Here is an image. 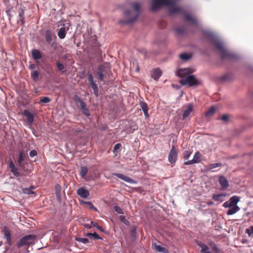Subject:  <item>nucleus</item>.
<instances>
[{
    "label": "nucleus",
    "instance_id": "nucleus-30",
    "mask_svg": "<svg viewBox=\"0 0 253 253\" xmlns=\"http://www.w3.org/2000/svg\"><path fill=\"white\" fill-rule=\"evenodd\" d=\"M88 169L87 167L83 166L81 168L80 175L82 178H84L88 172Z\"/></svg>",
    "mask_w": 253,
    "mask_h": 253
},
{
    "label": "nucleus",
    "instance_id": "nucleus-20",
    "mask_svg": "<svg viewBox=\"0 0 253 253\" xmlns=\"http://www.w3.org/2000/svg\"><path fill=\"white\" fill-rule=\"evenodd\" d=\"M162 75V72L159 69H154L151 73V77L155 81L158 80Z\"/></svg>",
    "mask_w": 253,
    "mask_h": 253
},
{
    "label": "nucleus",
    "instance_id": "nucleus-34",
    "mask_svg": "<svg viewBox=\"0 0 253 253\" xmlns=\"http://www.w3.org/2000/svg\"><path fill=\"white\" fill-rule=\"evenodd\" d=\"M181 59L184 61H187L192 57V54L187 53H182L179 55Z\"/></svg>",
    "mask_w": 253,
    "mask_h": 253
},
{
    "label": "nucleus",
    "instance_id": "nucleus-24",
    "mask_svg": "<svg viewBox=\"0 0 253 253\" xmlns=\"http://www.w3.org/2000/svg\"><path fill=\"white\" fill-rule=\"evenodd\" d=\"M240 210V208L238 206L230 207L227 211V214L228 215H231L234 214L235 213L237 212Z\"/></svg>",
    "mask_w": 253,
    "mask_h": 253
},
{
    "label": "nucleus",
    "instance_id": "nucleus-44",
    "mask_svg": "<svg viewBox=\"0 0 253 253\" xmlns=\"http://www.w3.org/2000/svg\"><path fill=\"white\" fill-rule=\"evenodd\" d=\"M91 224L92 225L93 227H96L99 230L102 232H105V230L101 226L99 225L97 223L94 222L93 221H91Z\"/></svg>",
    "mask_w": 253,
    "mask_h": 253
},
{
    "label": "nucleus",
    "instance_id": "nucleus-62",
    "mask_svg": "<svg viewBox=\"0 0 253 253\" xmlns=\"http://www.w3.org/2000/svg\"><path fill=\"white\" fill-rule=\"evenodd\" d=\"M29 68L30 69H34L35 68V65L34 64H30L29 65Z\"/></svg>",
    "mask_w": 253,
    "mask_h": 253
},
{
    "label": "nucleus",
    "instance_id": "nucleus-59",
    "mask_svg": "<svg viewBox=\"0 0 253 253\" xmlns=\"http://www.w3.org/2000/svg\"><path fill=\"white\" fill-rule=\"evenodd\" d=\"M223 207L225 208H230V207H231V206H230V205L229 201H227L224 203L223 204Z\"/></svg>",
    "mask_w": 253,
    "mask_h": 253
},
{
    "label": "nucleus",
    "instance_id": "nucleus-10",
    "mask_svg": "<svg viewBox=\"0 0 253 253\" xmlns=\"http://www.w3.org/2000/svg\"><path fill=\"white\" fill-rule=\"evenodd\" d=\"M192 70L189 68H182L179 69L176 72L177 76L182 79L186 78L192 73Z\"/></svg>",
    "mask_w": 253,
    "mask_h": 253
},
{
    "label": "nucleus",
    "instance_id": "nucleus-63",
    "mask_svg": "<svg viewBox=\"0 0 253 253\" xmlns=\"http://www.w3.org/2000/svg\"><path fill=\"white\" fill-rule=\"evenodd\" d=\"M86 237H92V233H87L85 235Z\"/></svg>",
    "mask_w": 253,
    "mask_h": 253
},
{
    "label": "nucleus",
    "instance_id": "nucleus-6",
    "mask_svg": "<svg viewBox=\"0 0 253 253\" xmlns=\"http://www.w3.org/2000/svg\"><path fill=\"white\" fill-rule=\"evenodd\" d=\"M87 79L89 83V84L91 88L93 89L94 94L97 97L99 96V89L97 84L94 81L93 77L92 74H89L88 75Z\"/></svg>",
    "mask_w": 253,
    "mask_h": 253
},
{
    "label": "nucleus",
    "instance_id": "nucleus-3",
    "mask_svg": "<svg viewBox=\"0 0 253 253\" xmlns=\"http://www.w3.org/2000/svg\"><path fill=\"white\" fill-rule=\"evenodd\" d=\"M130 4V9L125 10L123 12L126 19L119 20V24L122 25L134 23L140 14L141 5L138 2H132Z\"/></svg>",
    "mask_w": 253,
    "mask_h": 253
},
{
    "label": "nucleus",
    "instance_id": "nucleus-48",
    "mask_svg": "<svg viewBox=\"0 0 253 253\" xmlns=\"http://www.w3.org/2000/svg\"><path fill=\"white\" fill-rule=\"evenodd\" d=\"M113 209L114 211L118 214H124L123 210L118 206H115Z\"/></svg>",
    "mask_w": 253,
    "mask_h": 253
},
{
    "label": "nucleus",
    "instance_id": "nucleus-21",
    "mask_svg": "<svg viewBox=\"0 0 253 253\" xmlns=\"http://www.w3.org/2000/svg\"><path fill=\"white\" fill-rule=\"evenodd\" d=\"M197 244L201 248V253H212L209 251V247L206 244L201 242L198 243Z\"/></svg>",
    "mask_w": 253,
    "mask_h": 253
},
{
    "label": "nucleus",
    "instance_id": "nucleus-4",
    "mask_svg": "<svg viewBox=\"0 0 253 253\" xmlns=\"http://www.w3.org/2000/svg\"><path fill=\"white\" fill-rule=\"evenodd\" d=\"M36 236L34 235H27L22 237L16 244V247L20 249L23 247H27V248L30 245L34 244V240Z\"/></svg>",
    "mask_w": 253,
    "mask_h": 253
},
{
    "label": "nucleus",
    "instance_id": "nucleus-31",
    "mask_svg": "<svg viewBox=\"0 0 253 253\" xmlns=\"http://www.w3.org/2000/svg\"><path fill=\"white\" fill-rule=\"evenodd\" d=\"M45 40L46 42L50 44L52 41V34L49 30L45 31Z\"/></svg>",
    "mask_w": 253,
    "mask_h": 253
},
{
    "label": "nucleus",
    "instance_id": "nucleus-55",
    "mask_svg": "<svg viewBox=\"0 0 253 253\" xmlns=\"http://www.w3.org/2000/svg\"><path fill=\"white\" fill-rule=\"evenodd\" d=\"M74 132L78 134L82 133L83 131V130L80 127H76L74 129Z\"/></svg>",
    "mask_w": 253,
    "mask_h": 253
},
{
    "label": "nucleus",
    "instance_id": "nucleus-19",
    "mask_svg": "<svg viewBox=\"0 0 253 253\" xmlns=\"http://www.w3.org/2000/svg\"><path fill=\"white\" fill-rule=\"evenodd\" d=\"M219 183L223 189H226L229 186L228 181L224 176H219Z\"/></svg>",
    "mask_w": 253,
    "mask_h": 253
},
{
    "label": "nucleus",
    "instance_id": "nucleus-50",
    "mask_svg": "<svg viewBox=\"0 0 253 253\" xmlns=\"http://www.w3.org/2000/svg\"><path fill=\"white\" fill-rule=\"evenodd\" d=\"M246 232L249 235V236H251L253 234V225L251 226L250 228H247L246 229Z\"/></svg>",
    "mask_w": 253,
    "mask_h": 253
},
{
    "label": "nucleus",
    "instance_id": "nucleus-7",
    "mask_svg": "<svg viewBox=\"0 0 253 253\" xmlns=\"http://www.w3.org/2000/svg\"><path fill=\"white\" fill-rule=\"evenodd\" d=\"M113 175L117 176L119 178L124 180L127 183L132 184H136L137 183V182L136 180L123 174L119 173H113Z\"/></svg>",
    "mask_w": 253,
    "mask_h": 253
},
{
    "label": "nucleus",
    "instance_id": "nucleus-23",
    "mask_svg": "<svg viewBox=\"0 0 253 253\" xmlns=\"http://www.w3.org/2000/svg\"><path fill=\"white\" fill-rule=\"evenodd\" d=\"M192 111V106L191 105H189L186 109H185L182 114V119L184 120L186 118Z\"/></svg>",
    "mask_w": 253,
    "mask_h": 253
},
{
    "label": "nucleus",
    "instance_id": "nucleus-58",
    "mask_svg": "<svg viewBox=\"0 0 253 253\" xmlns=\"http://www.w3.org/2000/svg\"><path fill=\"white\" fill-rule=\"evenodd\" d=\"M121 146V145L120 143H117L116 144H115L113 148L114 151H116L119 150Z\"/></svg>",
    "mask_w": 253,
    "mask_h": 253
},
{
    "label": "nucleus",
    "instance_id": "nucleus-8",
    "mask_svg": "<svg viewBox=\"0 0 253 253\" xmlns=\"http://www.w3.org/2000/svg\"><path fill=\"white\" fill-rule=\"evenodd\" d=\"M177 157V152L175 149L174 146H172V148L168 156V160L169 162L171 164H174L176 160Z\"/></svg>",
    "mask_w": 253,
    "mask_h": 253
},
{
    "label": "nucleus",
    "instance_id": "nucleus-9",
    "mask_svg": "<svg viewBox=\"0 0 253 253\" xmlns=\"http://www.w3.org/2000/svg\"><path fill=\"white\" fill-rule=\"evenodd\" d=\"M2 233L4 237L6 240V243L9 246L12 245V235L10 231L6 227L4 226L2 229Z\"/></svg>",
    "mask_w": 253,
    "mask_h": 253
},
{
    "label": "nucleus",
    "instance_id": "nucleus-46",
    "mask_svg": "<svg viewBox=\"0 0 253 253\" xmlns=\"http://www.w3.org/2000/svg\"><path fill=\"white\" fill-rule=\"evenodd\" d=\"M51 101V99L47 96H44L41 98L40 102L43 103H47Z\"/></svg>",
    "mask_w": 253,
    "mask_h": 253
},
{
    "label": "nucleus",
    "instance_id": "nucleus-14",
    "mask_svg": "<svg viewBox=\"0 0 253 253\" xmlns=\"http://www.w3.org/2000/svg\"><path fill=\"white\" fill-rule=\"evenodd\" d=\"M74 100L78 106L80 107V109L82 110L86 107L85 103L78 95H75L74 97Z\"/></svg>",
    "mask_w": 253,
    "mask_h": 253
},
{
    "label": "nucleus",
    "instance_id": "nucleus-2",
    "mask_svg": "<svg viewBox=\"0 0 253 253\" xmlns=\"http://www.w3.org/2000/svg\"><path fill=\"white\" fill-rule=\"evenodd\" d=\"M204 34L209 39V41L215 48L220 51L222 60L226 58L236 60L239 58L237 54L226 49L223 41L218 34L209 31L204 32Z\"/></svg>",
    "mask_w": 253,
    "mask_h": 253
},
{
    "label": "nucleus",
    "instance_id": "nucleus-25",
    "mask_svg": "<svg viewBox=\"0 0 253 253\" xmlns=\"http://www.w3.org/2000/svg\"><path fill=\"white\" fill-rule=\"evenodd\" d=\"M225 196V195L223 194H213L212 198L214 201L222 202L224 201Z\"/></svg>",
    "mask_w": 253,
    "mask_h": 253
},
{
    "label": "nucleus",
    "instance_id": "nucleus-43",
    "mask_svg": "<svg viewBox=\"0 0 253 253\" xmlns=\"http://www.w3.org/2000/svg\"><path fill=\"white\" fill-rule=\"evenodd\" d=\"M120 220L122 222L125 224L126 225H129V222L128 220H127L126 217L124 215H120L119 216Z\"/></svg>",
    "mask_w": 253,
    "mask_h": 253
},
{
    "label": "nucleus",
    "instance_id": "nucleus-36",
    "mask_svg": "<svg viewBox=\"0 0 253 253\" xmlns=\"http://www.w3.org/2000/svg\"><path fill=\"white\" fill-rule=\"evenodd\" d=\"M222 164L220 163H213L210 164L208 167H207V170H211V169L216 168L217 167H219L221 166Z\"/></svg>",
    "mask_w": 253,
    "mask_h": 253
},
{
    "label": "nucleus",
    "instance_id": "nucleus-18",
    "mask_svg": "<svg viewBox=\"0 0 253 253\" xmlns=\"http://www.w3.org/2000/svg\"><path fill=\"white\" fill-rule=\"evenodd\" d=\"M175 35L177 37H181L187 34L186 31L180 27H176L173 29Z\"/></svg>",
    "mask_w": 253,
    "mask_h": 253
},
{
    "label": "nucleus",
    "instance_id": "nucleus-1",
    "mask_svg": "<svg viewBox=\"0 0 253 253\" xmlns=\"http://www.w3.org/2000/svg\"><path fill=\"white\" fill-rule=\"evenodd\" d=\"M179 0H152L151 9L156 11L163 6L168 8V12L170 15L181 13L184 15L186 20L190 22V25L196 29H199L200 25L197 19L188 13L184 12L183 8L180 6H176V3Z\"/></svg>",
    "mask_w": 253,
    "mask_h": 253
},
{
    "label": "nucleus",
    "instance_id": "nucleus-64",
    "mask_svg": "<svg viewBox=\"0 0 253 253\" xmlns=\"http://www.w3.org/2000/svg\"><path fill=\"white\" fill-rule=\"evenodd\" d=\"M144 114L145 116V118H149V116L148 111L146 112H144Z\"/></svg>",
    "mask_w": 253,
    "mask_h": 253
},
{
    "label": "nucleus",
    "instance_id": "nucleus-40",
    "mask_svg": "<svg viewBox=\"0 0 253 253\" xmlns=\"http://www.w3.org/2000/svg\"><path fill=\"white\" fill-rule=\"evenodd\" d=\"M39 76V72L37 70L34 71L31 73V77H32V79L35 81H38Z\"/></svg>",
    "mask_w": 253,
    "mask_h": 253
},
{
    "label": "nucleus",
    "instance_id": "nucleus-17",
    "mask_svg": "<svg viewBox=\"0 0 253 253\" xmlns=\"http://www.w3.org/2000/svg\"><path fill=\"white\" fill-rule=\"evenodd\" d=\"M77 194L83 198H86L89 195V191L84 188H80L77 190Z\"/></svg>",
    "mask_w": 253,
    "mask_h": 253
},
{
    "label": "nucleus",
    "instance_id": "nucleus-39",
    "mask_svg": "<svg viewBox=\"0 0 253 253\" xmlns=\"http://www.w3.org/2000/svg\"><path fill=\"white\" fill-rule=\"evenodd\" d=\"M231 75L229 74H226L220 77L221 81H229L231 80Z\"/></svg>",
    "mask_w": 253,
    "mask_h": 253
},
{
    "label": "nucleus",
    "instance_id": "nucleus-57",
    "mask_svg": "<svg viewBox=\"0 0 253 253\" xmlns=\"http://www.w3.org/2000/svg\"><path fill=\"white\" fill-rule=\"evenodd\" d=\"M97 73V75L98 76L99 80L100 81H102L103 80V78L104 77V73Z\"/></svg>",
    "mask_w": 253,
    "mask_h": 253
},
{
    "label": "nucleus",
    "instance_id": "nucleus-12",
    "mask_svg": "<svg viewBox=\"0 0 253 253\" xmlns=\"http://www.w3.org/2000/svg\"><path fill=\"white\" fill-rule=\"evenodd\" d=\"M24 161V156L23 152L21 151L19 154L17 164L21 170L25 171L26 169Z\"/></svg>",
    "mask_w": 253,
    "mask_h": 253
},
{
    "label": "nucleus",
    "instance_id": "nucleus-28",
    "mask_svg": "<svg viewBox=\"0 0 253 253\" xmlns=\"http://www.w3.org/2000/svg\"><path fill=\"white\" fill-rule=\"evenodd\" d=\"M55 195L57 198V199L58 202H60L61 200V189L60 186L59 184H56L55 186Z\"/></svg>",
    "mask_w": 253,
    "mask_h": 253
},
{
    "label": "nucleus",
    "instance_id": "nucleus-51",
    "mask_svg": "<svg viewBox=\"0 0 253 253\" xmlns=\"http://www.w3.org/2000/svg\"><path fill=\"white\" fill-rule=\"evenodd\" d=\"M85 204L88 206L89 208L95 211H97L96 208H95L91 202H86Z\"/></svg>",
    "mask_w": 253,
    "mask_h": 253
},
{
    "label": "nucleus",
    "instance_id": "nucleus-49",
    "mask_svg": "<svg viewBox=\"0 0 253 253\" xmlns=\"http://www.w3.org/2000/svg\"><path fill=\"white\" fill-rule=\"evenodd\" d=\"M140 106L143 112H146L148 111V107L146 103L141 102L140 103Z\"/></svg>",
    "mask_w": 253,
    "mask_h": 253
},
{
    "label": "nucleus",
    "instance_id": "nucleus-52",
    "mask_svg": "<svg viewBox=\"0 0 253 253\" xmlns=\"http://www.w3.org/2000/svg\"><path fill=\"white\" fill-rule=\"evenodd\" d=\"M82 113L84 114L86 116L89 117L90 116V113L89 110L86 107L85 108H84L82 110H81Z\"/></svg>",
    "mask_w": 253,
    "mask_h": 253
},
{
    "label": "nucleus",
    "instance_id": "nucleus-5",
    "mask_svg": "<svg viewBox=\"0 0 253 253\" xmlns=\"http://www.w3.org/2000/svg\"><path fill=\"white\" fill-rule=\"evenodd\" d=\"M179 83L183 85H189L190 86H196L199 84L198 81L193 75H189L186 78L180 79Z\"/></svg>",
    "mask_w": 253,
    "mask_h": 253
},
{
    "label": "nucleus",
    "instance_id": "nucleus-38",
    "mask_svg": "<svg viewBox=\"0 0 253 253\" xmlns=\"http://www.w3.org/2000/svg\"><path fill=\"white\" fill-rule=\"evenodd\" d=\"M76 240L84 244L89 243V240L86 238L77 237L76 238Z\"/></svg>",
    "mask_w": 253,
    "mask_h": 253
},
{
    "label": "nucleus",
    "instance_id": "nucleus-27",
    "mask_svg": "<svg viewBox=\"0 0 253 253\" xmlns=\"http://www.w3.org/2000/svg\"><path fill=\"white\" fill-rule=\"evenodd\" d=\"M155 250L159 253H169V251L166 248L163 247L160 245L154 244Z\"/></svg>",
    "mask_w": 253,
    "mask_h": 253
},
{
    "label": "nucleus",
    "instance_id": "nucleus-16",
    "mask_svg": "<svg viewBox=\"0 0 253 253\" xmlns=\"http://www.w3.org/2000/svg\"><path fill=\"white\" fill-rule=\"evenodd\" d=\"M23 114L24 115L27 117L28 123L30 125L32 124L34 121V114L30 112L28 110H25Z\"/></svg>",
    "mask_w": 253,
    "mask_h": 253
},
{
    "label": "nucleus",
    "instance_id": "nucleus-53",
    "mask_svg": "<svg viewBox=\"0 0 253 253\" xmlns=\"http://www.w3.org/2000/svg\"><path fill=\"white\" fill-rule=\"evenodd\" d=\"M37 155V152L36 150H32L31 151H30V153H29V156L31 157V158H33L34 157H35V156H36Z\"/></svg>",
    "mask_w": 253,
    "mask_h": 253
},
{
    "label": "nucleus",
    "instance_id": "nucleus-11",
    "mask_svg": "<svg viewBox=\"0 0 253 253\" xmlns=\"http://www.w3.org/2000/svg\"><path fill=\"white\" fill-rule=\"evenodd\" d=\"M8 168L10 169V171L15 176L18 177L20 175L19 169L15 166L11 159H10L9 161Z\"/></svg>",
    "mask_w": 253,
    "mask_h": 253
},
{
    "label": "nucleus",
    "instance_id": "nucleus-61",
    "mask_svg": "<svg viewBox=\"0 0 253 253\" xmlns=\"http://www.w3.org/2000/svg\"><path fill=\"white\" fill-rule=\"evenodd\" d=\"M84 226H85L86 228H88V229H91V228H92V226H92V225L90 223V224H84Z\"/></svg>",
    "mask_w": 253,
    "mask_h": 253
},
{
    "label": "nucleus",
    "instance_id": "nucleus-37",
    "mask_svg": "<svg viewBox=\"0 0 253 253\" xmlns=\"http://www.w3.org/2000/svg\"><path fill=\"white\" fill-rule=\"evenodd\" d=\"M216 108L214 106L211 107L210 109L206 113L207 117H211L214 114L215 112Z\"/></svg>",
    "mask_w": 253,
    "mask_h": 253
},
{
    "label": "nucleus",
    "instance_id": "nucleus-13",
    "mask_svg": "<svg viewBox=\"0 0 253 253\" xmlns=\"http://www.w3.org/2000/svg\"><path fill=\"white\" fill-rule=\"evenodd\" d=\"M201 160V154L198 151L195 153L193 159L192 160L184 162V165H190L193 164H196L200 162Z\"/></svg>",
    "mask_w": 253,
    "mask_h": 253
},
{
    "label": "nucleus",
    "instance_id": "nucleus-15",
    "mask_svg": "<svg viewBox=\"0 0 253 253\" xmlns=\"http://www.w3.org/2000/svg\"><path fill=\"white\" fill-rule=\"evenodd\" d=\"M74 100L78 106L80 107V109L82 110L86 107L85 103L78 95H75L74 97Z\"/></svg>",
    "mask_w": 253,
    "mask_h": 253
},
{
    "label": "nucleus",
    "instance_id": "nucleus-47",
    "mask_svg": "<svg viewBox=\"0 0 253 253\" xmlns=\"http://www.w3.org/2000/svg\"><path fill=\"white\" fill-rule=\"evenodd\" d=\"M211 250L213 253H220L219 250L217 247V246L215 244H213L211 247Z\"/></svg>",
    "mask_w": 253,
    "mask_h": 253
},
{
    "label": "nucleus",
    "instance_id": "nucleus-45",
    "mask_svg": "<svg viewBox=\"0 0 253 253\" xmlns=\"http://www.w3.org/2000/svg\"><path fill=\"white\" fill-rule=\"evenodd\" d=\"M56 66L58 70L62 71V72H64L65 71L64 70L65 67L64 65L61 63L60 62H57L56 63Z\"/></svg>",
    "mask_w": 253,
    "mask_h": 253
},
{
    "label": "nucleus",
    "instance_id": "nucleus-29",
    "mask_svg": "<svg viewBox=\"0 0 253 253\" xmlns=\"http://www.w3.org/2000/svg\"><path fill=\"white\" fill-rule=\"evenodd\" d=\"M57 35L60 39H64L66 36L65 28H60L58 32Z\"/></svg>",
    "mask_w": 253,
    "mask_h": 253
},
{
    "label": "nucleus",
    "instance_id": "nucleus-35",
    "mask_svg": "<svg viewBox=\"0 0 253 253\" xmlns=\"http://www.w3.org/2000/svg\"><path fill=\"white\" fill-rule=\"evenodd\" d=\"M130 238H131L132 241H135V240L137 238V233H136V229L135 227H134L133 229L130 230Z\"/></svg>",
    "mask_w": 253,
    "mask_h": 253
},
{
    "label": "nucleus",
    "instance_id": "nucleus-33",
    "mask_svg": "<svg viewBox=\"0 0 253 253\" xmlns=\"http://www.w3.org/2000/svg\"><path fill=\"white\" fill-rule=\"evenodd\" d=\"M19 20L21 22V24L23 25L24 24V10L23 8H20L19 12Z\"/></svg>",
    "mask_w": 253,
    "mask_h": 253
},
{
    "label": "nucleus",
    "instance_id": "nucleus-42",
    "mask_svg": "<svg viewBox=\"0 0 253 253\" xmlns=\"http://www.w3.org/2000/svg\"><path fill=\"white\" fill-rule=\"evenodd\" d=\"M192 152L190 150H185L183 155V157L184 159L187 160L191 156Z\"/></svg>",
    "mask_w": 253,
    "mask_h": 253
},
{
    "label": "nucleus",
    "instance_id": "nucleus-54",
    "mask_svg": "<svg viewBox=\"0 0 253 253\" xmlns=\"http://www.w3.org/2000/svg\"><path fill=\"white\" fill-rule=\"evenodd\" d=\"M229 119V117L227 115H222L221 118H219L218 119L221 120L224 122L227 121Z\"/></svg>",
    "mask_w": 253,
    "mask_h": 253
},
{
    "label": "nucleus",
    "instance_id": "nucleus-22",
    "mask_svg": "<svg viewBox=\"0 0 253 253\" xmlns=\"http://www.w3.org/2000/svg\"><path fill=\"white\" fill-rule=\"evenodd\" d=\"M240 197L238 196H234L231 197L229 201L230 206L232 207L237 206V204L240 201Z\"/></svg>",
    "mask_w": 253,
    "mask_h": 253
},
{
    "label": "nucleus",
    "instance_id": "nucleus-26",
    "mask_svg": "<svg viewBox=\"0 0 253 253\" xmlns=\"http://www.w3.org/2000/svg\"><path fill=\"white\" fill-rule=\"evenodd\" d=\"M32 55L35 60L41 59L42 57V54L39 50L34 49L32 50Z\"/></svg>",
    "mask_w": 253,
    "mask_h": 253
},
{
    "label": "nucleus",
    "instance_id": "nucleus-32",
    "mask_svg": "<svg viewBox=\"0 0 253 253\" xmlns=\"http://www.w3.org/2000/svg\"><path fill=\"white\" fill-rule=\"evenodd\" d=\"M35 188L34 186H31L29 188H25L22 189L23 193L25 194L30 195L34 193L33 190Z\"/></svg>",
    "mask_w": 253,
    "mask_h": 253
},
{
    "label": "nucleus",
    "instance_id": "nucleus-60",
    "mask_svg": "<svg viewBox=\"0 0 253 253\" xmlns=\"http://www.w3.org/2000/svg\"><path fill=\"white\" fill-rule=\"evenodd\" d=\"M92 237H93L95 239H101L100 236L95 232L92 233Z\"/></svg>",
    "mask_w": 253,
    "mask_h": 253
},
{
    "label": "nucleus",
    "instance_id": "nucleus-56",
    "mask_svg": "<svg viewBox=\"0 0 253 253\" xmlns=\"http://www.w3.org/2000/svg\"><path fill=\"white\" fill-rule=\"evenodd\" d=\"M95 54L96 56H100L101 55V51L99 47H97L96 49Z\"/></svg>",
    "mask_w": 253,
    "mask_h": 253
},
{
    "label": "nucleus",
    "instance_id": "nucleus-41",
    "mask_svg": "<svg viewBox=\"0 0 253 253\" xmlns=\"http://www.w3.org/2000/svg\"><path fill=\"white\" fill-rule=\"evenodd\" d=\"M107 67L105 65H99L97 68V73H105Z\"/></svg>",
    "mask_w": 253,
    "mask_h": 253
}]
</instances>
